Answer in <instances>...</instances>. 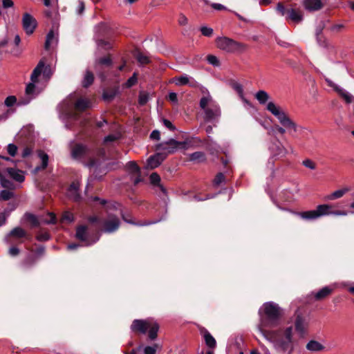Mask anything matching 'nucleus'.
I'll list each match as a JSON object with an SVG mask.
<instances>
[{"label":"nucleus","mask_w":354,"mask_h":354,"mask_svg":"<svg viewBox=\"0 0 354 354\" xmlns=\"http://www.w3.org/2000/svg\"><path fill=\"white\" fill-rule=\"evenodd\" d=\"M6 171L9 174L10 177L17 182L22 183L25 180L24 171L12 167H8L6 168Z\"/></svg>","instance_id":"obj_18"},{"label":"nucleus","mask_w":354,"mask_h":354,"mask_svg":"<svg viewBox=\"0 0 354 354\" xmlns=\"http://www.w3.org/2000/svg\"><path fill=\"white\" fill-rule=\"evenodd\" d=\"M189 142L187 140L185 141H178L174 138L169 139L167 142H161L156 146L157 151H165L168 155L175 153L178 149H186Z\"/></svg>","instance_id":"obj_6"},{"label":"nucleus","mask_w":354,"mask_h":354,"mask_svg":"<svg viewBox=\"0 0 354 354\" xmlns=\"http://www.w3.org/2000/svg\"><path fill=\"white\" fill-rule=\"evenodd\" d=\"M266 109L278 119L280 124L283 126L280 127L278 124L274 125V131L283 135L286 133V129H287L290 133H291L292 131L294 132L297 131L298 127L297 124L292 120L284 111H281L279 107L277 106L274 102H268Z\"/></svg>","instance_id":"obj_2"},{"label":"nucleus","mask_w":354,"mask_h":354,"mask_svg":"<svg viewBox=\"0 0 354 354\" xmlns=\"http://www.w3.org/2000/svg\"><path fill=\"white\" fill-rule=\"evenodd\" d=\"M37 258L32 254H28L23 261L22 264L26 268H31L36 263Z\"/></svg>","instance_id":"obj_37"},{"label":"nucleus","mask_w":354,"mask_h":354,"mask_svg":"<svg viewBox=\"0 0 354 354\" xmlns=\"http://www.w3.org/2000/svg\"><path fill=\"white\" fill-rule=\"evenodd\" d=\"M23 136L24 132H21L17 142L19 147H23L21 157L23 158H26L32 154L35 148V140L30 133L27 136H26V138H23Z\"/></svg>","instance_id":"obj_9"},{"label":"nucleus","mask_w":354,"mask_h":354,"mask_svg":"<svg viewBox=\"0 0 354 354\" xmlns=\"http://www.w3.org/2000/svg\"><path fill=\"white\" fill-rule=\"evenodd\" d=\"M149 178L150 182L153 185L159 187L162 193L165 195L167 194V189L162 184H160V177L157 173H152L150 175Z\"/></svg>","instance_id":"obj_25"},{"label":"nucleus","mask_w":354,"mask_h":354,"mask_svg":"<svg viewBox=\"0 0 354 354\" xmlns=\"http://www.w3.org/2000/svg\"><path fill=\"white\" fill-rule=\"evenodd\" d=\"M88 223L95 229V238L93 243H97L102 233L112 234L118 230L120 226L119 218L114 214H109L106 218H102L98 216H89L87 218Z\"/></svg>","instance_id":"obj_1"},{"label":"nucleus","mask_w":354,"mask_h":354,"mask_svg":"<svg viewBox=\"0 0 354 354\" xmlns=\"http://www.w3.org/2000/svg\"><path fill=\"white\" fill-rule=\"evenodd\" d=\"M302 164L304 166H305L306 167L309 168L310 169H315V168H316L315 163L310 159L304 160L303 161Z\"/></svg>","instance_id":"obj_57"},{"label":"nucleus","mask_w":354,"mask_h":354,"mask_svg":"<svg viewBox=\"0 0 354 354\" xmlns=\"http://www.w3.org/2000/svg\"><path fill=\"white\" fill-rule=\"evenodd\" d=\"M348 191H349L348 188H344L342 189L336 190V191L333 192V193H331L330 194L326 196L325 197V199L328 200V201H333V200L342 197Z\"/></svg>","instance_id":"obj_29"},{"label":"nucleus","mask_w":354,"mask_h":354,"mask_svg":"<svg viewBox=\"0 0 354 354\" xmlns=\"http://www.w3.org/2000/svg\"><path fill=\"white\" fill-rule=\"evenodd\" d=\"M90 102L84 98L78 99L75 104V110L83 112L89 108Z\"/></svg>","instance_id":"obj_28"},{"label":"nucleus","mask_w":354,"mask_h":354,"mask_svg":"<svg viewBox=\"0 0 354 354\" xmlns=\"http://www.w3.org/2000/svg\"><path fill=\"white\" fill-rule=\"evenodd\" d=\"M35 88H36V86L35 85V83H33L32 82L29 83L26 86V95H33L35 93Z\"/></svg>","instance_id":"obj_54"},{"label":"nucleus","mask_w":354,"mask_h":354,"mask_svg":"<svg viewBox=\"0 0 354 354\" xmlns=\"http://www.w3.org/2000/svg\"><path fill=\"white\" fill-rule=\"evenodd\" d=\"M326 81L328 82V86L332 87L333 88V90L337 93V94L339 95V97H341L342 99H344V101L347 104H350V103L354 102V97L351 93H349L348 91H346L344 88L339 87L337 84H334L331 81L327 80H326Z\"/></svg>","instance_id":"obj_13"},{"label":"nucleus","mask_w":354,"mask_h":354,"mask_svg":"<svg viewBox=\"0 0 354 354\" xmlns=\"http://www.w3.org/2000/svg\"><path fill=\"white\" fill-rule=\"evenodd\" d=\"M200 333L203 336L206 346L209 348H214L216 346V342L214 337L210 334V333L205 328L200 327Z\"/></svg>","instance_id":"obj_15"},{"label":"nucleus","mask_w":354,"mask_h":354,"mask_svg":"<svg viewBox=\"0 0 354 354\" xmlns=\"http://www.w3.org/2000/svg\"><path fill=\"white\" fill-rule=\"evenodd\" d=\"M26 219L29 222L32 227H37L40 223L36 216L31 213H26L25 214Z\"/></svg>","instance_id":"obj_36"},{"label":"nucleus","mask_w":354,"mask_h":354,"mask_svg":"<svg viewBox=\"0 0 354 354\" xmlns=\"http://www.w3.org/2000/svg\"><path fill=\"white\" fill-rule=\"evenodd\" d=\"M131 330L136 334L145 335L148 332V338L154 341L158 337L160 325L152 319H134L131 325Z\"/></svg>","instance_id":"obj_4"},{"label":"nucleus","mask_w":354,"mask_h":354,"mask_svg":"<svg viewBox=\"0 0 354 354\" xmlns=\"http://www.w3.org/2000/svg\"><path fill=\"white\" fill-rule=\"evenodd\" d=\"M36 239L39 241H46L50 239V234L48 232L38 234Z\"/></svg>","instance_id":"obj_55"},{"label":"nucleus","mask_w":354,"mask_h":354,"mask_svg":"<svg viewBox=\"0 0 354 354\" xmlns=\"http://www.w3.org/2000/svg\"><path fill=\"white\" fill-rule=\"evenodd\" d=\"M98 63L101 65H105L106 66H111L112 65V59L110 55L101 57L98 59Z\"/></svg>","instance_id":"obj_46"},{"label":"nucleus","mask_w":354,"mask_h":354,"mask_svg":"<svg viewBox=\"0 0 354 354\" xmlns=\"http://www.w3.org/2000/svg\"><path fill=\"white\" fill-rule=\"evenodd\" d=\"M162 122L164 125L171 131L176 130V127L167 119H163Z\"/></svg>","instance_id":"obj_59"},{"label":"nucleus","mask_w":354,"mask_h":354,"mask_svg":"<svg viewBox=\"0 0 354 354\" xmlns=\"http://www.w3.org/2000/svg\"><path fill=\"white\" fill-rule=\"evenodd\" d=\"M334 291V288L330 286H325L314 295L316 301H322L329 297Z\"/></svg>","instance_id":"obj_19"},{"label":"nucleus","mask_w":354,"mask_h":354,"mask_svg":"<svg viewBox=\"0 0 354 354\" xmlns=\"http://www.w3.org/2000/svg\"><path fill=\"white\" fill-rule=\"evenodd\" d=\"M145 354H156V348L154 347L147 346L144 348Z\"/></svg>","instance_id":"obj_64"},{"label":"nucleus","mask_w":354,"mask_h":354,"mask_svg":"<svg viewBox=\"0 0 354 354\" xmlns=\"http://www.w3.org/2000/svg\"><path fill=\"white\" fill-rule=\"evenodd\" d=\"M13 6L14 2L12 0H2V6L3 8L7 9L13 7Z\"/></svg>","instance_id":"obj_63"},{"label":"nucleus","mask_w":354,"mask_h":354,"mask_svg":"<svg viewBox=\"0 0 354 354\" xmlns=\"http://www.w3.org/2000/svg\"><path fill=\"white\" fill-rule=\"evenodd\" d=\"M176 84L178 86L189 84L192 87L195 86V82H190L189 77L186 75L176 77Z\"/></svg>","instance_id":"obj_30"},{"label":"nucleus","mask_w":354,"mask_h":354,"mask_svg":"<svg viewBox=\"0 0 354 354\" xmlns=\"http://www.w3.org/2000/svg\"><path fill=\"white\" fill-rule=\"evenodd\" d=\"M17 102V98L14 95H10L5 100L4 104L6 106H12Z\"/></svg>","instance_id":"obj_48"},{"label":"nucleus","mask_w":354,"mask_h":354,"mask_svg":"<svg viewBox=\"0 0 354 354\" xmlns=\"http://www.w3.org/2000/svg\"><path fill=\"white\" fill-rule=\"evenodd\" d=\"M160 165V162L158 160L155 155L150 156L147 160V169H153L158 167Z\"/></svg>","instance_id":"obj_35"},{"label":"nucleus","mask_w":354,"mask_h":354,"mask_svg":"<svg viewBox=\"0 0 354 354\" xmlns=\"http://www.w3.org/2000/svg\"><path fill=\"white\" fill-rule=\"evenodd\" d=\"M155 156L158 160H159L161 164L165 160L168 154L165 151H162L160 153H156Z\"/></svg>","instance_id":"obj_60"},{"label":"nucleus","mask_w":354,"mask_h":354,"mask_svg":"<svg viewBox=\"0 0 354 354\" xmlns=\"http://www.w3.org/2000/svg\"><path fill=\"white\" fill-rule=\"evenodd\" d=\"M117 93L115 90H109L104 91L102 97L105 101L110 102L114 99Z\"/></svg>","instance_id":"obj_38"},{"label":"nucleus","mask_w":354,"mask_h":354,"mask_svg":"<svg viewBox=\"0 0 354 354\" xmlns=\"http://www.w3.org/2000/svg\"><path fill=\"white\" fill-rule=\"evenodd\" d=\"M74 216L73 214L70 212H65L63 213L62 216V221L63 222L66 221L68 223H71L73 221Z\"/></svg>","instance_id":"obj_47"},{"label":"nucleus","mask_w":354,"mask_h":354,"mask_svg":"<svg viewBox=\"0 0 354 354\" xmlns=\"http://www.w3.org/2000/svg\"><path fill=\"white\" fill-rule=\"evenodd\" d=\"M135 57L137 61L141 64H147L149 62V59L148 57L144 55L142 53L138 52Z\"/></svg>","instance_id":"obj_42"},{"label":"nucleus","mask_w":354,"mask_h":354,"mask_svg":"<svg viewBox=\"0 0 354 354\" xmlns=\"http://www.w3.org/2000/svg\"><path fill=\"white\" fill-rule=\"evenodd\" d=\"M137 81H138L137 73H134L133 74V75L131 77H129L127 80V81L125 82L124 86L126 88H131L137 83Z\"/></svg>","instance_id":"obj_43"},{"label":"nucleus","mask_w":354,"mask_h":354,"mask_svg":"<svg viewBox=\"0 0 354 354\" xmlns=\"http://www.w3.org/2000/svg\"><path fill=\"white\" fill-rule=\"evenodd\" d=\"M306 348L307 350L312 352H319L325 349V346L324 345L314 339L310 340L307 343Z\"/></svg>","instance_id":"obj_24"},{"label":"nucleus","mask_w":354,"mask_h":354,"mask_svg":"<svg viewBox=\"0 0 354 354\" xmlns=\"http://www.w3.org/2000/svg\"><path fill=\"white\" fill-rule=\"evenodd\" d=\"M225 179V177L224 174L221 172L218 173L214 179V185H219L221 183H223Z\"/></svg>","instance_id":"obj_49"},{"label":"nucleus","mask_w":354,"mask_h":354,"mask_svg":"<svg viewBox=\"0 0 354 354\" xmlns=\"http://www.w3.org/2000/svg\"><path fill=\"white\" fill-rule=\"evenodd\" d=\"M127 169L129 171L131 174H140V168L137 165V163L135 161H129L127 163L126 165Z\"/></svg>","instance_id":"obj_33"},{"label":"nucleus","mask_w":354,"mask_h":354,"mask_svg":"<svg viewBox=\"0 0 354 354\" xmlns=\"http://www.w3.org/2000/svg\"><path fill=\"white\" fill-rule=\"evenodd\" d=\"M93 81H94L93 73L91 71L87 70L86 71L84 80L82 81V86L84 88H88L93 83Z\"/></svg>","instance_id":"obj_31"},{"label":"nucleus","mask_w":354,"mask_h":354,"mask_svg":"<svg viewBox=\"0 0 354 354\" xmlns=\"http://www.w3.org/2000/svg\"><path fill=\"white\" fill-rule=\"evenodd\" d=\"M44 66L45 63L42 59H41L37 64V66L34 68L30 75L31 82H32L33 83H36L38 82V78L41 74Z\"/></svg>","instance_id":"obj_23"},{"label":"nucleus","mask_w":354,"mask_h":354,"mask_svg":"<svg viewBox=\"0 0 354 354\" xmlns=\"http://www.w3.org/2000/svg\"><path fill=\"white\" fill-rule=\"evenodd\" d=\"M20 250L17 247H11L8 250V254L12 257H16L19 255Z\"/></svg>","instance_id":"obj_62"},{"label":"nucleus","mask_w":354,"mask_h":354,"mask_svg":"<svg viewBox=\"0 0 354 354\" xmlns=\"http://www.w3.org/2000/svg\"><path fill=\"white\" fill-rule=\"evenodd\" d=\"M93 150L88 146L77 143L71 148V157L73 159L85 161L87 157H89Z\"/></svg>","instance_id":"obj_10"},{"label":"nucleus","mask_w":354,"mask_h":354,"mask_svg":"<svg viewBox=\"0 0 354 354\" xmlns=\"http://www.w3.org/2000/svg\"><path fill=\"white\" fill-rule=\"evenodd\" d=\"M232 88L236 91V93L239 94V95L241 97L243 96V88L241 84L236 82H233L232 83Z\"/></svg>","instance_id":"obj_44"},{"label":"nucleus","mask_w":354,"mask_h":354,"mask_svg":"<svg viewBox=\"0 0 354 354\" xmlns=\"http://www.w3.org/2000/svg\"><path fill=\"white\" fill-rule=\"evenodd\" d=\"M210 100H211L210 97H205V96L202 97L200 100V107L202 109L205 110L206 109H207V105Z\"/></svg>","instance_id":"obj_52"},{"label":"nucleus","mask_w":354,"mask_h":354,"mask_svg":"<svg viewBox=\"0 0 354 354\" xmlns=\"http://www.w3.org/2000/svg\"><path fill=\"white\" fill-rule=\"evenodd\" d=\"M107 173V169L104 167H101L100 165H97L93 174L90 176L89 180L93 181V180H100L102 179L103 176H105Z\"/></svg>","instance_id":"obj_21"},{"label":"nucleus","mask_w":354,"mask_h":354,"mask_svg":"<svg viewBox=\"0 0 354 354\" xmlns=\"http://www.w3.org/2000/svg\"><path fill=\"white\" fill-rule=\"evenodd\" d=\"M272 153L275 159L283 158L288 153V149L285 148L280 141L273 145Z\"/></svg>","instance_id":"obj_16"},{"label":"nucleus","mask_w":354,"mask_h":354,"mask_svg":"<svg viewBox=\"0 0 354 354\" xmlns=\"http://www.w3.org/2000/svg\"><path fill=\"white\" fill-rule=\"evenodd\" d=\"M207 61L209 64H212L214 66H218L220 65V62L218 58L213 55H208L207 56Z\"/></svg>","instance_id":"obj_45"},{"label":"nucleus","mask_w":354,"mask_h":354,"mask_svg":"<svg viewBox=\"0 0 354 354\" xmlns=\"http://www.w3.org/2000/svg\"><path fill=\"white\" fill-rule=\"evenodd\" d=\"M38 156L41 160V165L39 166H37L35 167V171L36 172L45 169L47 167L48 164V156L47 153H46L45 152H44L41 150H39L38 151Z\"/></svg>","instance_id":"obj_26"},{"label":"nucleus","mask_w":354,"mask_h":354,"mask_svg":"<svg viewBox=\"0 0 354 354\" xmlns=\"http://www.w3.org/2000/svg\"><path fill=\"white\" fill-rule=\"evenodd\" d=\"M265 317L263 323L269 327H275L282 316L281 309L274 302H266L263 304Z\"/></svg>","instance_id":"obj_5"},{"label":"nucleus","mask_w":354,"mask_h":354,"mask_svg":"<svg viewBox=\"0 0 354 354\" xmlns=\"http://www.w3.org/2000/svg\"><path fill=\"white\" fill-rule=\"evenodd\" d=\"M22 26L26 33L30 35L34 32L37 26V22L31 15L28 12H25L23 15Z\"/></svg>","instance_id":"obj_12"},{"label":"nucleus","mask_w":354,"mask_h":354,"mask_svg":"<svg viewBox=\"0 0 354 354\" xmlns=\"http://www.w3.org/2000/svg\"><path fill=\"white\" fill-rule=\"evenodd\" d=\"M0 181H1V185L3 187L6 188V189H12L14 188L13 183L10 180L6 179L2 174H1V176L0 177Z\"/></svg>","instance_id":"obj_39"},{"label":"nucleus","mask_w":354,"mask_h":354,"mask_svg":"<svg viewBox=\"0 0 354 354\" xmlns=\"http://www.w3.org/2000/svg\"><path fill=\"white\" fill-rule=\"evenodd\" d=\"M344 28V26L343 24H335L332 26L330 28V31L335 32H339L342 31Z\"/></svg>","instance_id":"obj_61"},{"label":"nucleus","mask_w":354,"mask_h":354,"mask_svg":"<svg viewBox=\"0 0 354 354\" xmlns=\"http://www.w3.org/2000/svg\"><path fill=\"white\" fill-rule=\"evenodd\" d=\"M277 10L282 16L286 17L289 9L286 8L282 3H279L277 6Z\"/></svg>","instance_id":"obj_56"},{"label":"nucleus","mask_w":354,"mask_h":354,"mask_svg":"<svg viewBox=\"0 0 354 354\" xmlns=\"http://www.w3.org/2000/svg\"><path fill=\"white\" fill-rule=\"evenodd\" d=\"M216 44L218 48L228 53H234L245 49V46L227 37H218Z\"/></svg>","instance_id":"obj_7"},{"label":"nucleus","mask_w":354,"mask_h":354,"mask_svg":"<svg viewBox=\"0 0 354 354\" xmlns=\"http://www.w3.org/2000/svg\"><path fill=\"white\" fill-rule=\"evenodd\" d=\"M13 196V192L9 190L4 189L0 192V199L1 201H8L11 199Z\"/></svg>","instance_id":"obj_41"},{"label":"nucleus","mask_w":354,"mask_h":354,"mask_svg":"<svg viewBox=\"0 0 354 354\" xmlns=\"http://www.w3.org/2000/svg\"><path fill=\"white\" fill-rule=\"evenodd\" d=\"M295 330L301 334H303L305 331L304 330V319L301 315H298L296 317L295 322Z\"/></svg>","instance_id":"obj_32"},{"label":"nucleus","mask_w":354,"mask_h":354,"mask_svg":"<svg viewBox=\"0 0 354 354\" xmlns=\"http://www.w3.org/2000/svg\"><path fill=\"white\" fill-rule=\"evenodd\" d=\"M88 226L81 225L76 227L75 237L77 239L82 242L85 243L86 246H91L95 243H93L95 238V230H93L92 236L89 238L88 236Z\"/></svg>","instance_id":"obj_11"},{"label":"nucleus","mask_w":354,"mask_h":354,"mask_svg":"<svg viewBox=\"0 0 354 354\" xmlns=\"http://www.w3.org/2000/svg\"><path fill=\"white\" fill-rule=\"evenodd\" d=\"M93 156V151L91 153L89 157H87V158H86V160H87V162H86V160L83 161L84 162L85 166L90 169L92 167H95L97 166L96 165L97 160Z\"/></svg>","instance_id":"obj_40"},{"label":"nucleus","mask_w":354,"mask_h":354,"mask_svg":"<svg viewBox=\"0 0 354 354\" xmlns=\"http://www.w3.org/2000/svg\"><path fill=\"white\" fill-rule=\"evenodd\" d=\"M17 146L15 144H9L7 147L8 153L12 157L15 156L17 154Z\"/></svg>","instance_id":"obj_50"},{"label":"nucleus","mask_w":354,"mask_h":354,"mask_svg":"<svg viewBox=\"0 0 354 354\" xmlns=\"http://www.w3.org/2000/svg\"><path fill=\"white\" fill-rule=\"evenodd\" d=\"M205 111V119L207 121H212L220 115L219 107L215 106L213 108H207Z\"/></svg>","instance_id":"obj_22"},{"label":"nucleus","mask_w":354,"mask_h":354,"mask_svg":"<svg viewBox=\"0 0 354 354\" xmlns=\"http://www.w3.org/2000/svg\"><path fill=\"white\" fill-rule=\"evenodd\" d=\"M148 100H149V96L147 94L140 93L139 95L138 102H139L140 105H141V106L145 105L147 103Z\"/></svg>","instance_id":"obj_53"},{"label":"nucleus","mask_w":354,"mask_h":354,"mask_svg":"<svg viewBox=\"0 0 354 354\" xmlns=\"http://www.w3.org/2000/svg\"><path fill=\"white\" fill-rule=\"evenodd\" d=\"M262 333L268 339L273 342L277 349L285 353L288 350L291 353L293 350L292 346V327H287L283 333V336H280L278 331H269L262 330Z\"/></svg>","instance_id":"obj_3"},{"label":"nucleus","mask_w":354,"mask_h":354,"mask_svg":"<svg viewBox=\"0 0 354 354\" xmlns=\"http://www.w3.org/2000/svg\"><path fill=\"white\" fill-rule=\"evenodd\" d=\"M304 5L309 11L319 10L324 6L321 0H304Z\"/></svg>","instance_id":"obj_20"},{"label":"nucleus","mask_w":354,"mask_h":354,"mask_svg":"<svg viewBox=\"0 0 354 354\" xmlns=\"http://www.w3.org/2000/svg\"><path fill=\"white\" fill-rule=\"evenodd\" d=\"M333 207L328 210V215L333 214L335 216H346L348 212L345 210H333Z\"/></svg>","instance_id":"obj_58"},{"label":"nucleus","mask_w":354,"mask_h":354,"mask_svg":"<svg viewBox=\"0 0 354 354\" xmlns=\"http://www.w3.org/2000/svg\"><path fill=\"white\" fill-rule=\"evenodd\" d=\"M269 95L267 92L263 90L259 91L255 94V98L259 101L261 104H264L269 99Z\"/></svg>","instance_id":"obj_34"},{"label":"nucleus","mask_w":354,"mask_h":354,"mask_svg":"<svg viewBox=\"0 0 354 354\" xmlns=\"http://www.w3.org/2000/svg\"><path fill=\"white\" fill-rule=\"evenodd\" d=\"M286 19H290L295 23H299L303 20L302 12L298 9L290 8L288 11Z\"/></svg>","instance_id":"obj_17"},{"label":"nucleus","mask_w":354,"mask_h":354,"mask_svg":"<svg viewBox=\"0 0 354 354\" xmlns=\"http://www.w3.org/2000/svg\"><path fill=\"white\" fill-rule=\"evenodd\" d=\"M189 160L192 162L201 163L206 160V156L203 151H196L189 154Z\"/></svg>","instance_id":"obj_27"},{"label":"nucleus","mask_w":354,"mask_h":354,"mask_svg":"<svg viewBox=\"0 0 354 354\" xmlns=\"http://www.w3.org/2000/svg\"><path fill=\"white\" fill-rule=\"evenodd\" d=\"M333 207V205H319L315 210L295 212L301 218L305 220H315L320 216L328 215V210Z\"/></svg>","instance_id":"obj_8"},{"label":"nucleus","mask_w":354,"mask_h":354,"mask_svg":"<svg viewBox=\"0 0 354 354\" xmlns=\"http://www.w3.org/2000/svg\"><path fill=\"white\" fill-rule=\"evenodd\" d=\"M201 32L203 36L210 37L213 35V29L206 26L201 28Z\"/></svg>","instance_id":"obj_51"},{"label":"nucleus","mask_w":354,"mask_h":354,"mask_svg":"<svg viewBox=\"0 0 354 354\" xmlns=\"http://www.w3.org/2000/svg\"><path fill=\"white\" fill-rule=\"evenodd\" d=\"M27 236V232L20 227L13 228L10 233L6 236L5 241L8 244H13V237L21 239Z\"/></svg>","instance_id":"obj_14"}]
</instances>
